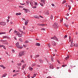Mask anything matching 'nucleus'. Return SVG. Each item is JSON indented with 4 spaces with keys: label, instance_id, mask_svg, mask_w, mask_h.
Here are the masks:
<instances>
[{
    "label": "nucleus",
    "instance_id": "e2e57ef3",
    "mask_svg": "<svg viewBox=\"0 0 78 78\" xmlns=\"http://www.w3.org/2000/svg\"><path fill=\"white\" fill-rule=\"evenodd\" d=\"M2 46H3V45H1V44H0V48L1 47H2Z\"/></svg>",
    "mask_w": 78,
    "mask_h": 78
},
{
    "label": "nucleus",
    "instance_id": "bb28decb",
    "mask_svg": "<svg viewBox=\"0 0 78 78\" xmlns=\"http://www.w3.org/2000/svg\"><path fill=\"white\" fill-rule=\"evenodd\" d=\"M39 57V55H37L34 58H38V57Z\"/></svg>",
    "mask_w": 78,
    "mask_h": 78
},
{
    "label": "nucleus",
    "instance_id": "72a5a7b5",
    "mask_svg": "<svg viewBox=\"0 0 78 78\" xmlns=\"http://www.w3.org/2000/svg\"><path fill=\"white\" fill-rule=\"evenodd\" d=\"M50 19L51 20L53 19V15H51Z\"/></svg>",
    "mask_w": 78,
    "mask_h": 78
},
{
    "label": "nucleus",
    "instance_id": "09e8293b",
    "mask_svg": "<svg viewBox=\"0 0 78 78\" xmlns=\"http://www.w3.org/2000/svg\"><path fill=\"white\" fill-rule=\"evenodd\" d=\"M26 3H27V4H28H28H29V2L28 1H27L26 2Z\"/></svg>",
    "mask_w": 78,
    "mask_h": 78
},
{
    "label": "nucleus",
    "instance_id": "de8ad7c7",
    "mask_svg": "<svg viewBox=\"0 0 78 78\" xmlns=\"http://www.w3.org/2000/svg\"><path fill=\"white\" fill-rule=\"evenodd\" d=\"M40 5H41L42 6H44L43 4H42V3H41Z\"/></svg>",
    "mask_w": 78,
    "mask_h": 78
},
{
    "label": "nucleus",
    "instance_id": "aec40b11",
    "mask_svg": "<svg viewBox=\"0 0 78 78\" xmlns=\"http://www.w3.org/2000/svg\"><path fill=\"white\" fill-rule=\"evenodd\" d=\"M74 46L76 47H78V44L76 43V44H74Z\"/></svg>",
    "mask_w": 78,
    "mask_h": 78
},
{
    "label": "nucleus",
    "instance_id": "0eeeda50",
    "mask_svg": "<svg viewBox=\"0 0 78 78\" xmlns=\"http://www.w3.org/2000/svg\"><path fill=\"white\" fill-rule=\"evenodd\" d=\"M39 61L40 62V63H41V64L43 63L44 61L42 60V59H39Z\"/></svg>",
    "mask_w": 78,
    "mask_h": 78
},
{
    "label": "nucleus",
    "instance_id": "338daca9",
    "mask_svg": "<svg viewBox=\"0 0 78 78\" xmlns=\"http://www.w3.org/2000/svg\"><path fill=\"white\" fill-rule=\"evenodd\" d=\"M39 17H41V18H43V17H42V16L41 15L39 16Z\"/></svg>",
    "mask_w": 78,
    "mask_h": 78
},
{
    "label": "nucleus",
    "instance_id": "dca6fc26",
    "mask_svg": "<svg viewBox=\"0 0 78 78\" xmlns=\"http://www.w3.org/2000/svg\"><path fill=\"white\" fill-rule=\"evenodd\" d=\"M45 14H46V15H49V13L48 12V11L47 10L46 11V13H45Z\"/></svg>",
    "mask_w": 78,
    "mask_h": 78
},
{
    "label": "nucleus",
    "instance_id": "cd10ccee",
    "mask_svg": "<svg viewBox=\"0 0 78 78\" xmlns=\"http://www.w3.org/2000/svg\"><path fill=\"white\" fill-rule=\"evenodd\" d=\"M6 40H2L1 41V42H6Z\"/></svg>",
    "mask_w": 78,
    "mask_h": 78
},
{
    "label": "nucleus",
    "instance_id": "603ef678",
    "mask_svg": "<svg viewBox=\"0 0 78 78\" xmlns=\"http://www.w3.org/2000/svg\"><path fill=\"white\" fill-rule=\"evenodd\" d=\"M19 8H23V7L21 5L19 6Z\"/></svg>",
    "mask_w": 78,
    "mask_h": 78
},
{
    "label": "nucleus",
    "instance_id": "5fc2aeb1",
    "mask_svg": "<svg viewBox=\"0 0 78 78\" xmlns=\"http://www.w3.org/2000/svg\"><path fill=\"white\" fill-rule=\"evenodd\" d=\"M3 69H6V67H5V66H2V67Z\"/></svg>",
    "mask_w": 78,
    "mask_h": 78
},
{
    "label": "nucleus",
    "instance_id": "ea45409f",
    "mask_svg": "<svg viewBox=\"0 0 78 78\" xmlns=\"http://www.w3.org/2000/svg\"><path fill=\"white\" fill-rule=\"evenodd\" d=\"M20 5H25V3L22 4V3H20Z\"/></svg>",
    "mask_w": 78,
    "mask_h": 78
},
{
    "label": "nucleus",
    "instance_id": "4be33fe9",
    "mask_svg": "<svg viewBox=\"0 0 78 78\" xmlns=\"http://www.w3.org/2000/svg\"><path fill=\"white\" fill-rule=\"evenodd\" d=\"M73 46H74V44L73 45V43H71V44L70 45V47H72Z\"/></svg>",
    "mask_w": 78,
    "mask_h": 78
},
{
    "label": "nucleus",
    "instance_id": "f8f14e48",
    "mask_svg": "<svg viewBox=\"0 0 78 78\" xmlns=\"http://www.w3.org/2000/svg\"><path fill=\"white\" fill-rule=\"evenodd\" d=\"M18 37H22V34H20V33H19V34L18 35Z\"/></svg>",
    "mask_w": 78,
    "mask_h": 78
},
{
    "label": "nucleus",
    "instance_id": "9b49d317",
    "mask_svg": "<svg viewBox=\"0 0 78 78\" xmlns=\"http://www.w3.org/2000/svg\"><path fill=\"white\" fill-rule=\"evenodd\" d=\"M23 10H24V11H25L26 13H27V12H27V11H28V9H27L23 8Z\"/></svg>",
    "mask_w": 78,
    "mask_h": 78
},
{
    "label": "nucleus",
    "instance_id": "2f4dec72",
    "mask_svg": "<svg viewBox=\"0 0 78 78\" xmlns=\"http://www.w3.org/2000/svg\"><path fill=\"white\" fill-rule=\"evenodd\" d=\"M64 25L65 26H66V27H69V26L68 25H66V23H64Z\"/></svg>",
    "mask_w": 78,
    "mask_h": 78
},
{
    "label": "nucleus",
    "instance_id": "052dcab7",
    "mask_svg": "<svg viewBox=\"0 0 78 78\" xmlns=\"http://www.w3.org/2000/svg\"><path fill=\"white\" fill-rule=\"evenodd\" d=\"M57 61L58 62V63H59V64H61L60 63V62H59V60H58L57 59Z\"/></svg>",
    "mask_w": 78,
    "mask_h": 78
},
{
    "label": "nucleus",
    "instance_id": "393cba45",
    "mask_svg": "<svg viewBox=\"0 0 78 78\" xmlns=\"http://www.w3.org/2000/svg\"><path fill=\"white\" fill-rule=\"evenodd\" d=\"M29 3H30V5H31V6H33V3L32 2H29Z\"/></svg>",
    "mask_w": 78,
    "mask_h": 78
},
{
    "label": "nucleus",
    "instance_id": "4d7b16f0",
    "mask_svg": "<svg viewBox=\"0 0 78 78\" xmlns=\"http://www.w3.org/2000/svg\"><path fill=\"white\" fill-rule=\"evenodd\" d=\"M7 23H8V22H9V20H7Z\"/></svg>",
    "mask_w": 78,
    "mask_h": 78
},
{
    "label": "nucleus",
    "instance_id": "37998d69",
    "mask_svg": "<svg viewBox=\"0 0 78 78\" xmlns=\"http://www.w3.org/2000/svg\"><path fill=\"white\" fill-rule=\"evenodd\" d=\"M12 53H14V52H15V51H14V50L13 49H12Z\"/></svg>",
    "mask_w": 78,
    "mask_h": 78
},
{
    "label": "nucleus",
    "instance_id": "6e6d98bb",
    "mask_svg": "<svg viewBox=\"0 0 78 78\" xmlns=\"http://www.w3.org/2000/svg\"><path fill=\"white\" fill-rule=\"evenodd\" d=\"M5 44H6V45H8L9 43H8V42H7L6 43H5Z\"/></svg>",
    "mask_w": 78,
    "mask_h": 78
},
{
    "label": "nucleus",
    "instance_id": "f03ea898",
    "mask_svg": "<svg viewBox=\"0 0 78 78\" xmlns=\"http://www.w3.org/2000/svg\"><path fill=\"white\" fill-rule=\"evenodd\" d=\"M16 46L17 48H20L21 49L23 48V46H21L19 45V42H17L16 44Z\"/></svg>",
    "mask_w": 78,
    "mask_h": 78
},
{
    "label": "nucleus",
    "instance_id": "2eb2a0df",
    "mask_svg": "<svg viewBox=\"0 0 78 78\" xmlns=\"http://www.w3.org/2000/svg\"><path fill=\"white\" fill-rule=\"evenodd\" d=\"M29 70H30L31 71H32V70H33V68H31V67H29Z\"/></svg>",
    "mask_w": 78,
    "mask_h": 78
},
{
    "label": "nucleus",
    "instance_id": "c9c22d12",
    "mask_svg": "<svg viewBox=\"0 0 78 78\" xmlns=\"http://www.w3.org/2000/svg\"><path fill=\"white\" fill-rule=\"evenodd\" d=\"M41 30H43V31H45L46 30H45V29L44 28H42L41 29Z\"/></svg>",
    "mask_w": 78,
    "mask_h": 78
},
{
    "label": "nucleus",
    "instance_id": "7ed1b4c3",
    "mask_svg": "<svg viewBox=\"0 0 78 78\" xmlns=\"http://www.w3.org/2000/svg\"><path fill=\"white\" fill-rule=\"evenodd\" d=\"M53 27L54 28H58L59 26H58V24L57 23H55L53 24Z\"/></svg>",
    "mask_w": 78,
    "mask_h": 78
},
{
    "label": "nucleus",
    "instance_id": "b1692460",
    "mask_svg": "<svg viewBox=\"0 0 78 78\" xmlns=\"http://www.w3.org/2000/svg\"><path fill=\"white\" fill-rule=\"evenodd\" d=\"M25 67H26V64H25L23 66V69H25Z\"/></svg>",
    "mask_w": 78,
    "mask_h": 78
},
{
    "label": "nucleus",
    "instance_id": "a211bd4d",
    "mask_svg": "<svg viewBox=\"0 0 78 78\" xmlns=\"http://www.w3.org/2000/svg\"><path fill=\"white\" fill-rule=\"evenodd\" d=\"M69 58V55H68L65 58V59H66V60H67V59H68Z\"/></svg>",
    "mask_w": 78,
    "mask_h": 78
},
{
    "label": "nucleus",
    "instance_id": "9d476101",
    "mask_svg": "<svg viewBox=\"0 0 78 78\" xmlns=\"http://www.w3.org/2000/svg\"><path fill=\"white\" fill-rule=\"evenodd\" d=\"M38 26H42V27H43V26H45V24H38Z\"/></svg>",
    "mask_w": 78,
    "mask_h": 78
},
{
    "label": "nucleus",
    "instance_id": "4468645a",
    "mask_svg": "<svg viewBox=\"0 0 78 78\" xmlns=\"http://www.w3.org/2000/svg\"><path fill=\"white\" fill-rule=\"evenodd\" d=\"M34 17L36 19H39V17L37 16L36 15Z\"/></svg>",
    "mask_w": 78,
    "mask_h": 78
},
{
    "label": "nucleus",
    "instance_id": "3c124183",
    "mask_svg": "<svg viewBox=\"0 0 78 78\" xmlns=\"http://www.w3.org/2000/svg\"><path fill=\"white\" fill-rule=\"evenodd\" d=\"M52 54L53 55V56H55V55L53 53H52Z\"/></svg>",
    "mask_w": 78,
    "mask_h": 78
},
{
    "label": "nucleus",
    "instance_id": "ddd939ff",
    "mask_svg": "<svg viewBox=\"0 0 78 78\" xmlns=\"http://www.w3.org/2000/svg\"><path fill=\"white\" fill-rule=\"evenodd\" d=\"M35 45H36V46H39L40 45H41V44L39 43H37L35 44Z\"/></svg>",
    "mask_w": 78,
    "mask_h": 78
},
{
    "label": "nucleus",
    "instance_id": "e433bc0d",
    "mask_svg": "<svg viewBox=\"0 0 78 78\" xmlns=\"http://www.w3.org/2000/svg\"><path fill=\"white\" fill-rule=\"evenodd\" d=\"M21 64H22L20 63H17V66H21Z\"/></svg>",
    "mask_w": 78,
    "mask_h": 78
},
{
    "label": "nucleus",
    "instance_id": "774afa93",
    "mask_svg": "<svg viewBox=\"0 0 78 78\" xmlns=\"http://www.w3.org/2000/svg\"><path fill=\"white\" fill-rule=\"evenodd\" d=\"M21 62H23V60H22Z\"/></svg>",
    "mask_w": 78,
    "mask_h": 78
},
{
    "label": "nucleus",
    "instance_id": "c756f323",
    "mask_svg": "<svg viewBox=\"0 0 78 78\" xmlns=\"http://www.w3.org/2000/svg\"><path fill=\"white\" fill-rule=\"evenodd\" d=\"M2 47H3L4 49H5V50H6V47H5V46H4V45H2Z\"/></svg>",
    "mask_w": 78,
    "mask_h": 78
},
{
    "label": "nucleus",
    "instance_id": "f3484780",
    "mask_svg": "<svg viewBox=\"0 0 78 78\" xmlns=\"http://www.w3.org/2000/svg\"><path fill=\"white\" fill-rule=\"evenodd\" d=\"M45 0H41V2H42L44 4H45Z\"/></svg>",
    "mask_w": 78,
    "mask_h": 78
},
{
    "label": "nucleus",
    "instance_id": "8fccbe9b",
    "mask_svg": "<svg viewBox=\"0 0 78 78\" xmlns=\"http://www.w3.org/2000/svg\"><path fill=\"white\" fill-rule=\"evenodd\" d=\"M6 34V33L5 32H2V34Z\"/></svg>",
    "mask_w": 78,
    "mask_h": 78
},
{
    "label": "nucleus",
    "instance_id": "864d4df0",
    "mask_svg": "<svg viewBox=\"0 0 78 78\" xmlns=\"http://www.w3.org/2000/svg\"><path fill=\"white\" fill-rule=\"evenodd\" d=\"M3 69H6V67H5V66H2V67Z\"/></svg>",
    "mask_w": 78,
    "mask_h": 78
},
{
    "label": "nucleus",
    "instance_id": "c85d7f7f",
    "mask_svg": "<svg viewBox=\"0 0 78 78\" xmlns=\"http://www.w3.org/2000/svg\"><path fill=\"white\" fill-rule=\"evenodd\" d=\"M28 42H29V41H26L24 42V43L25 44H27V43H28Z\"/></svg>",
    "mask_w": 78,
    "mask_h": 78
},
{
    "label": "nucleus",
    "instance_id": "39448f33",
    "mask_svg": "<svg viewBox=\"0 0 78 78\" xmlns=\"http://www.w3.org/2000/svg\"><path fill=\"white\" fill-rule=\"evenodd\" d=\"M15 32V34L17 36H18L19 34V32L18 31H17L15 30H14Z\"/></svg>",
    "mask_w": 78,
    "mask_h": 78
},
{
    "label": "nucleus",
    "instance_id": "49530a36",
    "mask_svg": "<svg viewBox=\"0 0 78 78\" xmlns=\"http://www.w3.org/2000/svg\"><path fill=\"white\" fill-rule=\"evenodd\" d=\"M36 75H37L36 73H35V74H34L33 76L34 77H35V76H36Z\"/></svg>",
    "mask_w": 78,
    "mask_h": 78
},
{
    "label": "nucleus",
    "instance_id": "7c9ffc66",
    "mask_svg": "<svg viewBox=\"0 0 78 78\" xmlns=\"http://www.w3.org/2000/svg\"><path fill=\"white\" fill-rule=\"evenodd\" d=\"M20 41V42H23V40H22V39L20 38L19 39Z\"/></svg>",
    "mask_w": 78,
    "mask_h": 78
},
{
    "label": "nucleus",
    "instance_id": "79ce46f5",
    "mask_svg": "<svg viewBox=\"0 0 78 78\" xmlns=\"http://www.w3.org/2000/svg\"><path fill=\"white\" fill-rule=\"evenodd\" d=\"M36 6H33L32 7V8H34V9L35 8H36Z\"/></svg>",
    "mask_w": 78,
    "mask_h": 78
},
{
    "label": "nucleus",
    "instance_id": "bf43d9fd",
    "mask_svg": "<svg viewBox=\"0 0 78 78\" xmlns=\"http://www.w3.org/2000/svg\"><path fill=\"white\" fill-rule=\"evenodd\" d=\"M51 5L52 6H55V4H51Z\"/></svg>",
    "mask_w": 78,
    "mask_h": 78
},
{
    "label": "nucleus",
    "instance_id": "f704fd0d",
    "mask_svg": "<svg viewBox=\"0 0 78 78\" xmlns=\"http://www.w3.org/2000/svg\"><path fill=\"white\" fill-rule=\"evenodd\" d=\"M48 47H50L51 46V45H50V44H48Z\"/></svg>",
    "mask_w": 78,
    "mask_h": 78
},
{
    "label": "nucleus",
    "instance_id": "a19ab883",
    "mask_svg": "<svg viewBox=\"0 0 78 78\" xmlns=\"http://www.w3.org/2000/svg\"><path fill=\"white\" fill-rule=\"evenodd\" d=\"M6 38H7V39H11V38L9 37H7Z\"/></svg>",
    "mask_w": 78,
    "mask_h": 78
},
{
    "label": "nucleus",
    "instance_id": "423d86ee",
    "mask_svg": "<svg viewBox=\"0 0 78 78\" xmlns=\"http://www.w3.org/2000/svg\"><path fill=\"white\" fill-rule=\"evenodd\" d=\"M51 39H54V40H56V41H58V39L55 36L54 37H52L51 38Z\"/></svg>",
    "mask_w": 78,
    "mask_h": 78
},
{
    "label": "nucleus",
    "instance_id": "c03bdc74",
    "mask_svg": "<svg viewBox=\"0 0 78 78\" xmlns=\"http://www.w3.org/2000/svg\"><path fill=\"white\" fill-rule=\"evenodd\" d=\"M66 1H63L62 2V4H64V3H65Z\"/></svg>",
    "mask_w": 78,
    "mask_h": 78
},
{
    "label": "nucleus",
    "instance_id": "680f3d73",
    "mask_svg": "<svg viewBox=\"0 0 78 78\" xmlns=\"http://www.w3.org/2000/svg\"><path fill=\"white\" fill-rule=\"evenodd\" d=\"M23 73H24V75H26V73H25V71H23Z\"/></svg>",
    "mask_w": 78,
    "mask_h": 78
},
{
    "label": "nucleus",
    "instance_id": "a878e982",
    "mask_svg": "<svg viewBox=\"0 0 78 78\" xmlns=\"http://www.w3.org/2000/svg\"><path fill=\"white\" fill-rule=\"evenodd\" d=\"M6 76V74H3V75L1 77H2V78L3 77H5V76Z\"/></svg>",
    "mask_w": 78,
    "mask_h": 78
},
{
    "label": "nucleus",
    "instance_id": "0e129e2a",
    "mask_svg": "<svg viewBox=\"0 0 78 78\" xmlns=\"http://www.w3.org/2000/svg\"><path fill=\"white\" fill-rule=\"evenodd\" d=\"M3 65H0V67H2L3 66Z\"/></svg>",
    "mask_w": 78,
    "mask_h": 78
},
{
    "label": "nucleus",
    "instance_id": "69168bd1",
    "mask_svg": "<svg viewBox=\"0 0 78 78\" xmlns=\"http://www.w3.org/2000/svg\"><path fill=\"white\" fill-rule=\"evenodd\" d=\"M3 65H0V67H2L3 66Z\"/></svg>",
    "mask_w": 78,
    "mask_h": 78
},
{
    "label": "nucleus",
    "instance_id": "a18cd8bd",
    "mask_svg": "<svg viewBox=\"0 0 78 78\" xmlns=\"http://www.w3.org/2000/svg\"><path fill=\"white\" fill-rule=\"evenodd\" d=\"M51 61H52V62H53V58L52 57L51 58Z\"/></svg>",
    "mask_w": 78,
    "mask_h": 78
},
{
    "label": "nucleus",
    "instance_id": "20e7f679",
    "mask_svg": "<svg viewBox=\"0 0 78 78\" xmlns=\"http://www.w3.org/2000/svg\"><path fill=\"white\" fill-rule=\"evenodd\" d=\"M6 24V22H0V25H2V26H5Z\"/></svg>",
    "mask_w": 78,
    "mask_h": 78
},
{
    "label": "nucleus",
    "instance_id": "412c9836",
    "mask_svg": "<svg viewBox=\"0 0 78 78\" xmlns=\"http://www.w3.org/2000/svg\"><path fill=\"white\" fill-rule=\"evenodd\" d=\"M36 65V63H34L31 65V66L32 67H34V66H35Z\"/></svg>",
    "mask_w": 78,
    "mask_h": 78
},
{
    "label": "nucleus",
    "instance_id": "58836bf2",
    "mask_svg": "<svg viewBox=\"0 0 78 78\" xmlns=\"http://www.w3.org/2000/svg\"><path fill=\"white\" fill-rule=\"evenodd\" d=\"M66 66H67V65H63L62 66V67H66Z\"/></svg>",
    "mask_w": 78,
    "mask_h": 78
},
{
    "label": "nucleus",
    "instance_id": "13d9d810",
    "mask_svg": "<svg viewBox=\"0 0 78 78\" xmlns=\"http://www.w3.org/2000/svg\"><path fill=\"white\" fill-rule=\"evenodd\" d=\"M23 47H27V46H26V45H25L24 44H23Z\"/></svg>",
    "mask_w": 78,
    "mask_h": 78
},
{
    "label": "nucleus",
    "instance_id": "6ab92c4d",
    "mask_svg": "<svg viewBox=\"0 0 78 78\" xmlns=\"http://www.w3.org/2000/svg\"><path fill=\"white\" fill-rule=\"evenodd\" d=\"M16 16H19H19L20 15H21V13H17L16 14Z\"/></svg>",
    "mask_w": 78,
    "mask_h": 78
},
{
    "label": "nucleus",
    "instance_id": "4c0bfd02",
    "mask_svg": "<svg viewBox=\"0 0 78 78\" xmlns=\"http://www.w3.org/2000/svg\"><path fill=\"white\" fill-rule=\"evenodd\" d=\"M3 37L4 39H6V37H6V36H3Z\"/></svg>",
    "mask_w": 78,
    "mask_h": 78
},
{
    "label": "nucleus",
    "instance_id": "f257e3e1",
    "mask_svg": "<svg viewBox=\"0 0 78 78\" xmlns=\"http://www.w3.org/2000/svg\"><path fill=\"white\" fill-rule=\"evenodd\" d=\"M25 53H26V52H25V51H22L19 53V54L18 56V57H21L22 56L25 55Z\"/></svg>",
    "mask_w": 78,
    "mask_h": 78
},
{
    "label": "nucleus",
    "instance_id": "473e14b6",
    "mask_svg": "<svg viewBox=\"0 0 78 78\" xmlns=\"http://www.w3.org/2000/svg\"><path fill=\"white\" fill-rule=\"evenodd\" d=\"M19 31H20V32L21 33H23V31H22V30L21 29H19Z\"/></svg>",
    "mask_w": 78,
    "mask_h": 78
},
{
    "label": "nucleus",
    "instance_id": "5701e85b",
    "mask_svg": "<svg viewBox=\"0 0 78 78\" xmlns=\"http://www.w3.org/2000/svg\"><path fill=\"white\" fill-rule=\"evenodd\" d=\"M33 3H34V5H35V6H36V5H37V3L35 2H34V1L33 2Z\"/></svg>",
    "mask_w": 78,
    "mask_h": 78
},
{
    "label": "nucleus",
    "instance_id": "6e6552de",
    "mask_svg": "<svg viewBox=\"0 0 78 78\" xmlns=\"http://www.w3.org/2000/svg\"><path fill=\"white\" fill-rule=\"evenodd\" d=\"M29 21L28 20H27L25 22V25H28V23Z\"/></svg>",
    "mask_w": 78,
    "mask_h": 78
},
{
    "label": "nucleus",
    "instance_id": "1a4fd4ad",
    "mask_svg": "<svg viewBox=\"0 0 78 78\" xmlns=\"http://www.w3.org/2000/svg\"><path fill=\"white\" fill-rule=\"evenodd\" d=\"M52 44L53 45V46L56 45V43H55L54 41H52Z\"/></svg>",
    "mask_w": 78,
    "mask_h": 78
}]
</instances>
